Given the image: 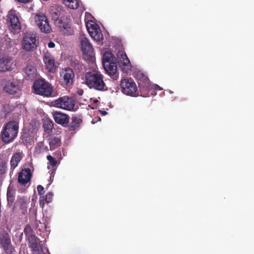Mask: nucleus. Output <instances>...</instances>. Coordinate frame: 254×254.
<instances>
[{"mask_svg":"<svg viewBox=\"0 0 254 254\" xmlns=\"http://www.w3.org/2000/svg\"><path fill=\"white\" fill-rule=\"evenodd\" d=\"M13 63L9 56H3L0 59V71L5 72L12 69Z\"/></svg>","mask_w":254,"mask_h":254,"instance_id":"nucleus-22","label":"nucleus"},{"mask_svg":"<svg viewBox=\"0 0 254 254\" xmlns=\"http://www.w3.org/2000/svg\"><path fill=\"white\" fill-rule=\"evenodd\" d=\"M64 3L71 9H76L79 6V0H66Z\"/></svg>","mask_w":254,"mask_h":254,"instance_id":"nucleus-31","label":"nucleus"},{"mask_svg":"<svg viewBox=\"0 0 254 254\" xmlns=\"http://www.w3.org/2000/svg\"><path fill=\"white\" fill-rule=\"evenodd\" d=\"M53 196V194L51 192H48L46 194L45 198H44V196L42 197L41 196L40 197V200H39L40 205L42 208L44 207V204H45L44 200H45L48 203L51 202L52 201Z\"/></svg>","mask_w":254,"mask_h":254,"instance_id":"nucleus-28","label":"nucleus"},{"mask_svg":"<svg viewBox=\"0 0 254 254\" xmlns=\"http://www.w3.org/2000/svg\"><path fill=\"white\" fill-rule=\"evenodd\" d=\"M54 105L58 108L67 110H71L74 107L75 102L72 98L67 96H64L55 100L54 101Z\"/></svg>","mask_w":254,"mask_h":254,"instance_id":"nucleus-13","label":"nucleus"},{"mask_svg":"<svg viewBox=\"0 0 254 254\" xmlns=\"http://www.w3.org/2000/svg\"><path fill=\"white\" fill-rule=\"evenodd\" d=\"M49 145L51 150H55L61 145V139L57 136H53L50 138Z\"/></svg>","mask_w":254,"mask_h":254,"instance_id":"nucleus-25","label":"nucleus"},{"mask_svg":"<svg viewBox=\"0 0 254 254\" xmlns=\"http://www.w3.org/2000/svg\"><path fill=\"white\" fill-rule=\"evenodd\" d=\"M32 177L31 170L27 168H24L18 173V183L19 187L21 186L22 189L25 190L29 186L27 185L30 182Z\"/></svg>","mask_w":254,"mask_h":254,"instance_id":"nucleus-10","label":"nucleus"},{"mask_svg":"<svg viewBox=\"0 0 254 254\" xmlns=\"http://www.w3.org/2000/svg\"><path fill=\"white\" fill-rule=\"evenodd\" d=\"M71 65L75 69H82V64L77 60L71 59Z\"/></svg>","mask_w":254,"mask_h":254,"instance_id":"nucleus-33","label":"nucleus"},{"mask_svg":"<svg viewBox=\"0 0 254 254\" xmlns=\"http://www.w3.org/2000/svg\"><path fill=\"white\" fill-rule=\"evenodd\" d=\"M58 12H55L53 18H55V24L59 32L64 36H70L74 34V30L71 27V22L67 17L58 18Z\"/></svg>","mask_w":254,"mask_h":254,"instance_id":"nucleus-3","label":"nucleus"},{"mask_svg":"<svg viewBox=\"0 0 254 254\" xmlns=\"http://www.w3.org/2000/svg\"><path fill=\"white\" fill-rule=\"evenodd\" d=\"M90 36L94 40L97 41H100L103 39V35L102 34L101 29L98 28L95 31L90 32Z\"/></svg>","mask_w":254,"mask_h":254,"instance_id":"nucleus-29","label":"nucleus"},{"mask_svg":"<svg viewBox=\"0 0 254 254\" xmlns=\"http://www.w3.org/2000/svg\"><path fill=\"white\" fill-rule=\"evenodd\" d=\"M45 149L46 150H48V147H45Z\"/></svg>","mask_w":254,"mask_h":254,"instance_id":"nucleus-43","label":"nucleus"},{"mask_svg":"<svg viewBox=\"0 0 254 254\" xmlns=\"http://www.w3.org/2000/svg\"><path fill=\"white\" fill-rule=\"evenodd\" d=\"M66 0H63V2H64V3L65 1H66Z\"/></svg>","mask_w":254,"mask_h":254,"instance_id":"nucleus-44","label":"nucleus"},{"mask_svg":"<svg viewBox=\"0 0 254 254\" xmlns=\"http://www.w3.org/2000/svg\"><path fill=\"white\" fill-rule=\"evenodd\" d=\"M113 55L110 52H106L103 55L102 63L103 64H108L109 63L113 62Z\"/></svg>","mask_w":254,"mask_h":254,"instance_id":"nucleus-30","label":"nucleus"},{"mask_svg":"<svg viewBox=\"0 0 254 254\" xmlns=\"http://www.w3.org/2000/svg\"><path fill=\"white\" fill-rule=\"evenodd\" d=\"M6 24L9 30L13 34L20 32L21 24L15 10H10L7 15Z\"/></svg>","mask_w":254,"mask_h":254,"instance_id":"nucleus-6","label":"nucleus"},{"mask_svg":"<svg viewBox=\"0 0 254 254\" xmlns=\"http://www.w3.org/2000/svg\"><path fill=\"white\" fill-rule=\"evenodd\" d=\"M6 44L8 45L9 47H11L14 44V41L11 40L9 38H7L5 39Z\"/></svg>","mask_w":254,"mask_h":254,"instance_id":"nucleus-37","label":"nucleus"},{"mask_svg":"<svg viewBox=\"0 0 254 254\" xmlns=\"http://www.w3.org/2000/svg\"><path fill=\"white\" fill-rule=\"evenodd\" d=\"M0 245L6 254H13L15 252L14 247L11 242L10 235L5 232L0 234Z\"/></svg>","mask_w":254,"mask_h":254,"instance_id":"nucleus-9","label":"nucleus"},{"mask_svg":"<svg viewBox=\"0 0 254 254\" xmlns=\"http://www.w3.org/2000/svg\"><path fill=\"white\" fill-rule=\"evenodd\" d=\"M47 159L49 161V164L52 167H55L57 164V161L52 156L48 155Z\"/></svg>","mask_w":254,"mask_h":254,"instance_id":"nucleus-35","label":"nucleus"},{"mask_svg":"<svg viewBox=\"0 0 254 254\" xmlns=\"http://www.w3.org/2000/svg\"><path fill=\"white\" fill-rule=\"evenodd\" d=\"M29 202V199L26 197H18L14 204L12 210L19 214L25 215L27 213L28 206Z\"/></svg>","mask_w":254,"mask_h":254,"instance_id":"nucleus-8","label":"nucleus"},{"mask_svg":"<svg viewBox=\"0 0 254 254\" xmlns=\"http://www.w3.org/2000/svg\"><path fill=\"white\" fill-rule=\"evenodd\" d=\"M38 38L35 34L27 33L22 40L23 49L27 51H33L36 49L38 46Z\"/></svg>","mask_w":254,"mask_h":254,"instance_id":"nucleus-7","label":"nucleus"},{"mask_svg":"<svg viewBox=\"0 0 254 254\" xmlns=\"http://www.w3.org/2000/svg\"><path fill=\"white\" fill-rule=\"evenodd\" d=\"M24 233L25 235L26 236V237H29V236L30 235H34L32 234V230L30 227V225H27L26 227L24 228Z\"/></svg>","mask_w":254,"mask_h":254,"instance_id":"nucleus-36","label":"nucleus"},{"mask_svg":"<svg viewBox=\"0 0 254 254\" xmlns=\"http://www.w3.org/2000/svg\"><path fill=\"white\" fill-rule=\"evenodd\" d=\"M86 27L89 35H90L91 32H93L94 31H95V30H97L99 28L97 27V25L95 24H91L89 23H87Z\"/></svg>","mask_w":254,"mask_h":254,"instance_id":"nucleus-34","label":"nucleus"},{"mask_svg":"<svg viewBox=\"0 0 254 254\" xmlns=\"http://www.w3.org/2000/svg\"><path fill=\"white\" fill-rule=\"evenodd\" d=\"M102 115L105 116L107 114V112L105 111H100Z\"/></svg>","mask_w":254,"mask_h":254,"instance_id":"nucleus-41","label":"nucleus"},{"mask_svg":"<svg viewBox=\"0 0 254 254\" xmlns=\"http://www.w3.org/2000/svg\"><path fill=\"white\" fill-rule=\"evenodd\" d=\"M19 124L15 121L8 122L3 127L0 137L3 142L8 144L12 142L17 136Z\"/></svg>","mask_w":254,"mask_h":254,"instance_id":"nucleus-2","label":"nucleus"},{"mask_svg":"<svg viewBox=\"0 0 254 254\" xmlns=\"http://www.w3.org/2000/svg\"><path fill=\"white\" fill-rule=\"evenodd\" d=\"M117 56L119 65L124 72H127L130 70L131 64L126 54L123 51H119Z\"/></svg>","mask_w":254,"mask_h":254,"instance_id":"nucleus-15","label":"nucleus"},{"mask_svg":"<svg viewBox=\"0 0 254 254\" xmlns=\"http://www.w3.org/2000/svg\"><path fill=\"white\" fill-rule=\"evenodd\" d=\"M55 46V44L54 42H50L49 43H48V47L50 48H54Z\"/></svg>","mask_w":254,"mask_h":254,"instance_id":"nucleus-39","label":"nucleus"},{"mask_svg":"<svg viewBox=\"0 0 254 254\" xmlns=\"http://www.w3.org/2000/svg\"><path fill=\"white\" fill-rule=\"evenodd\" d=\"M43 62L49 72H54L55 71L57 66L55 64V59L50 53H47L45 54Z\"/></svg>","mask_w":254,"mask_h":254,"instance_id":"nucleus-21","label":"nucleus"},{"mask_svg":"<svg viewBox=\"0 0 254 254\" xmlns=\"http://www.w3.org/2000/svg\"><path fill=\"white\" fill-rule=\"evenodd\" d=\"M74 73L70 68L63 69L60 72V79L63 86H70L73 83Z\"/></svg>","mask_w":254,"mask_h":254,"instance_id":"nucleus-12","label":"nucleus"},{"mask_svg":"<svg viewBox=\"0 0 254 254\" xmlns=\"http://www.w3.org/2000/svg\"><path fill=\"white\" fill-rule=\"evenodd\" d=\"M23 71L29 79L32 80L37 76V68L34 65L27 64Z\"/></svg>","mask_w":254,"mask_h":254,"instance_id":"nucleus-23","label":"nucleus"},{"mask_svg":"<svg viewBox=\"0 0 254 254\" xmlns=\"http://www.w3.org/2000/svg\"><path fill=\"white\" fill-rule=\"evenodd\" d=\"M55 172H56V170H55V169H53V170L52 171L51 175H55Z\"/></svg>","mask_w":254,"mask_h":254,"instance_id":"nucleus-42","label":"nucleus"},{"mask_svg":"<svg viewBox=\"0 0 254 254\" xmlns=\"http://www.w3.org/2000/svg\"><path fill=\"white\" fill-rule=\"evenodd\" d=\"M36 23L42 32L50 33L52 30L46 16L43 13H39L35 17Z\"/></svg>","mask_w":254,"mask_h":254,"instance_id":"nucleus-11","label":"nucleus"},{"mask_svg":"<svg viewBox=\"0 0 254 254\" xmlns=\"http://www.w3.org/2000/svg\"><path fill=\"white\" fill-rule=\"evenodd\" d=\"M43 127L45 131L48 134L52 132L54 127V123L52 120L49 119H46L43 121Z\"/></svg>","mask_w":254,"mask_h":254,"instance_id":"nucleus-26","label":"nucleus"},{"mask_svg":"<svg viewBox=\"0 0 254 254\" xmlns=\"http://www.w3.org/2000/svg\"><path fill=\"white\" fill-rule=\"evenodd\" d=\"M106 71L113 80H116L119 78V74L117 72L116 63L111 62L103 64Z\"/></svg>","mask_w":254,"mask_h":254,"instance_id":"nucleus-20","label":"nucleus"},{"mask_svg":"<svg viewBox=\"0 0 254 254\" xmlns=\"http://www.w3.org/2000/svg\"><path fill=\"white\" fill-rule=\"evenodd\" d=\"M82 122V120L79 116H73L71 118V122L69 125L70 130H74L79 127Z\"/></svg>","mask_w":254,"mask_h":254,"instance_id":"nucleus-24","label":"nucleus"},{"mask_svg":"<svg viewBox=\"0 0 254 254\" xmlns=\"http://www.w3.org/2000/svg\"><path fill=\"white\" fill-rule=\"evenodd\" d=\"M15 199V195L14 193L8 190L7 192V204L9 206H11L13 205Z\"/></svg>","mask_w":254,"mask_h":254,"instance_id":"nucleus-32","label":"nucleus"},{"mask_svg":"<svg viewBox=\"0 0 254 254\" xmlns=\"http://www.w3.org/2000/svg\"><path fill=\"white\" fill-rule=\"evenodd\" d=\"M37 190L38 192V193L39 195H42L44 193V187L41 185H38L37 186Z\"/></svg>","mask_w":254,"mask_h":254,"instance_id":"nucleus-38","label":"nucleus"},{"mask_svg":"<svg viewBox=\"0 0 254 254\" xmlns=\"http://www.w3.org/2000/svg\"><path fill=\"white\" fill-rule=\"evenodd\" d=\"M53 118L55 122L64 127H66L69 123L68 115L61 112L56 111L53 113Z\"/></svg>","mask_w":254,"mask_h":254,"instance_id":"nucleus-18","label":"nucleus"},{"mask_svg":"<svg viewBox=\"0 0 254 254\" xmlns=\"http://www.w3.org/2000/svg\"><path fill=\"white\" fill-rule=\"evenodd\" d=\"M24 156L22 150L20 149L17 150V151L12 154L10 160V169L13 170L16 168L24 158Z\"/></svg>","mask_w":254,"mask_h":254,"instance_id":"nucleus-19","label":"nucleus"},{"mask_svg":"<svg viewBox=\"0 0 254 254\" xmlns=\"http://www.w3.org/2000/svg\"><path fill=\"white\" fill-rule=\"evenodd\" d=\"M120 85L123 93L132 97L138 96L139 93L136 83L131 77L123 78Z\"/></svg>","mask_w":254,"mask_h":254,"instance_id":"nucleus-4","label":"nucleus"},{"mask_svg":"<svg viewBox=\"0 0 254 254\" xmlns=\"http://www.w3.org/2000/svg\"><path fill=\"white\" fill-rule=\"evenodd\" d=\"M27 239L28 241L29 247L32 249L33 254H46L43 252L42 248L40 249V246L38 243L39 239L35 235H30Z\"/></svg>","mask_w":254,"mask_h":254,"instance_id":"nucleus-17","label":"nucleus"},{"mask_svg":"<svg viewBox=\"0 0 254 254\" xmlns=\"http://www.w3.org/2000/svg\"><path fill=\"white\" fill-rule=\"evenodd\" d=\"M7 171V160L2 157H0V178H3Z\"/></svg>","mask_w":254,"mask_h":254,"instance_id":"nucleus-27","label":"nucleus"},{"mask_svg":"<svg viewBox=\"0 0 254 254\" xmlns=\"http://www.w3.org/2000/svg\"><path fill=\"white\" fill-rule=\"evenodd\" d=\"M103 75L98 71H88L84 75V83L90 88L103 91L106 90V84Z\"/></svg>","mask_w":254,"mask_h":254,"instance_id":"nucleus-1","label":"nucleus"},{"mask_svg":"<svg viewBox=\"0 0 254 254\" xmlns=\"http://www.w3.org/2000/svg\"><path fill=\"white\" fill-rule=\"evenodd\" d=\"M2 90L9 95H15L20 90L19 83L14 80H7L4 83Z\"/></svg>","mask_w":254,"mask_h":254,"instance_id":"nucleus-16","label":"nucleus"},{"mask_svg":"<svg viewBox=\"0 0 254 254\" xmlns=\"http://www.w3.org/2000/svg\"><path fill=\"white\" fill-rule=\"evenodd\" d=\"M33 88L35 93L45 97L51 96L53 91L52 86L44 79L36 80L33 83Z\"/></svg>","mask_w":254,"mask_h":254,"instance_id":"nucleus-5","label":"nucleus"},{"mask_svg":"<svg viewBox=\"0 0 254 254\" xmlns=\"http://www.w3.org/2000/svg\"><path fill=\"white\" fill-rule=\"evenodd\" d=\"M77 93L78 95L81 96L83 93V90L82 89H79L78 90Z\"/></svg>","mask_w":254,"mask_h":254,"instance_id":"nucleus-40","label":"nucleus"},{"mask_svg":"<svg viewBox=\"0 0 254 254\" xmlns=\"http://www.w3.org/2000/svg\"><path fill=\"white\" fill-rule=\"evenodd\" d=\"M79 40L81 50L83 54L89 56V59L92 60L94 49L92 44L84 35H81Z\"/></svg>","mask_w":254,"mask_h":254,"instance_id":"nucleus-14","label":"nucleus"}]
</instances>
